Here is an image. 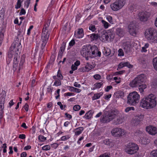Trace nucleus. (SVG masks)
I'll return each instance as SVG.
<instances>
[{
  "label": "nucleus",
  "mask_w": 157,
  "mask_h": 157,
  "mask_svg": "<svg viewBox=\"0 0 157 157\" xmlns=\"http://www.w3.org/2000/svg\"><path fill=\"white\" fill-rule=\"evenodd\" d=\"M21 46L18 40L14 41L10 47L8 52V57L11 59L14 56L13 60V70L15 71L17 68L20 58Z\"/></svg>",
  "instance_id": "obj_1"
},
{
  "label": "nucleus",
  "mask_w": 157,
  "mask_h": 157,
  "mask_svg": "<svg viewBox=\"0 0 157 157\" xmlns=\"http://www.w3.org/2000/svg\"><path fill=\"white\" fill-rule=\"evenodd\" d=\"M157 104V98L153 94L148 95L141 99L140 106L145 109H151L155 107Z\"/></svg>",
  "instance_id": "obj_2"
},
{
  "label": "nucleus",
  "mask_w": 157,
  "mask_h": 157,
  "mask_svg": "<svg viewBox=\"0 0 157 157\" xmlns=\"http://www.w3.org/2000/svg\"><path fill=\"white\" fill-rule=\"evenodd\" d=\"M51 21L48 20L46 24L44 25L42 33L41 34V49H43L46 45L48 39L49 33L48 30V28L50 25Z\"/></svg>",
  "instance_id": "obj_3"
},
{
  "label": "nucleus",
  "mask_w": 157,
  "mask_h": 157,
  "mask_svg": "<svg viewBox=\"0 0 157 157\" xmlns=\"http://www.w3.org/2000/svg\"><path fill=\"white\" fill-rule=\"evenodd\" d=\"M145 36L151 43H157V30L153 28H149L145 32Z\"/></svg>",
  "instance_id": "obj_4"
},
{
  "label": "nucleus",
  "mask_w": 157,
  "mask_h": 157,
  "mask_svg": "<svg viewBox=\"0 0 157 157\" xmlns=\"http://www.w3.org/2000/svg\"><path fill=\"white\" fill-rule=\"evenodd\" d=\"M116 110H111L107 113H104V115L100 119V121L102 123H107L113 120L118 113Z\"/></svg>",
  "instance_id": "obj_5"
},
{
  "label": "nucleus",
  "mask_w": 157,
  "mask_h": 157,
  "mask_svg": "<svg viewBox=\"0 0 157 157\" xmlns=\"http://www.w3.org/2000/svg\"><path fill=\"white\" fill-rule=\"evenodd\" d=\"M140 98V95L136 92H131L127 97V103L131 105H135L138 102Z\"/></svg>",
  "instance_id": "obj_6"
},
{
  "label": "nucleus",
  "mask_w": 157,
  "mask_h": 157,
  "mask_svg": "<svg viewBox=\"0 0 157 157\" xmlns=\"http://www.w3.org/2000/svg\"><path fill=\"white\" fill-rule=\"evenodd\" d=\"M146 77L144 74H141L138 75L129 83L130 86L132 87H136L142 84L145 82Z\"/></svg>",
  "instance_id": "obj_7"
},
{
  "label": "nucleus",
  "mask_w": 157,
  "mask_h": 157,
  "mask_svg": "<svg viewBox=\"0 0 157 157\" xmlns=\"http://www.w3.org/2000/svg\"><path fill=\"white\" fill-rule=\"evenodd\" d=\"M92 49L93 46L90 45H84L80 51L81 55L83 56H89L90 58H93L94 53H92Z\"/></svg>",
  "instance_id": "obj_8"
},
{
  "label": "nucleus",
  "mask_w": 157,
  "mask_h": 157,
  "mask_svg": "<svg viewBox=\"0 0 157 157\" xmlns=\"http://www.w3.org/2000/svg\"><path fill=\"white\" fill-rule=\"evenodd\" d=\"M125 3V0H116L110 5V7L113 11H117L121 9Z\"/></svg>",
  "instance_id": "obj_9"
},
{
  "label": "nucleus",
  "mask_w": 157,
  "mask_h": 157,
  "mask_svg": "<svg viewBox=\"0 0 157 157\" xmlns=\"http://www.w3.org/2000/svg\"><path fill=\"white\" fill-rule=\"evenodd\" d=\"M139 149L138 145L133 143H129L126 146L125 151L128 154L132 155L136 153Z\"/></svg>",
  "instance_id": "obj_10"
},
{
  "label": "nucleus",
  "mask_w": 157,
  "mask_h": 157,
  "mask_svg": "<svg viewBox=\"0 0 157 157\" xmlns=\"http://www.w3.org/2000/svg\"><path fill=\"white\" fill-rule=\"evenodd\" d=\"M111 133L114 137H121L125 135L126 133L125 130L121 128L116 127L112 129Z\"/></svg>",
  "instance_id": "obj_11"
},
{
  "label": "nucleus",
  "mask_w": 157,
  "mask_h": 157,
  "mask_svg": "<svg viewBox=\"0 0 157 157\" xmlns=\"http://www.w3.org/2000/svg\"><path fill=\"white\" fill-rule=\"evenodd\" d=\"M0 102V124L1 123L3 117V109L4 104L5 100V96L4 95H2L1 94Z\"/></svg>",
  "instance_id": "obj_12"
},
{
  "label": "nucleus",
  "mask_w": 157,
  "mask_h": 157,
  "mask_svg": "<svg viewBox=\"0 0 157 157\" xmlns=\"http://www.w3.org/2000/svg\"><path fill=\"white\" fill-rule=\"evenodd\" d=\"M138 16V18L141 21L145 22L147 21L149 17V14L147 12H139Z\"/></svg>",
  "instance_id": "obj_13"
},
{
  "label": "nucleus",
  "mask_w": 157,
  "mask_h": 157,
  "mask_svg": "<svg viewBox=\"0 0 157 157\" xmlns=\"http://www.w3.org/2000/svg\"><path fill=\"white\" fill-rule=\"evenodd\" d=\"M128 29L130 33L133 36L136 35V26L133 22H131L129 25Z\"/></svg>",
  "instance_id": "obj_14"
},
{
  "label": "nucleus",
  "mask_w": 157,
  "mask_h": 157,
  "mask_svg": "<svg viewBox=\"0 0 157 157\" xmlns=\"http://www.w3.org/2000/svg\"><path fill=\"white\" fill-rule=\"evenodd\" d=\"M146 130L149 134L151 135H155L157 134V128L149 126L147 127Z\"/></svg>",
  "instance_id": "obj_15"
},
{
  "label": "nucleus",
  "mask_w": 157,
  "mask_h": 157,
  "mask_svg": "<svg viewBox=\"0 0 157 157\" xmlns=\"http://www.w3.org/2000/svg\"><path fill=\"white\" fill-rule=\"evenodd\" d=\"M127 67L129 68H132V65L130 64L128 62H122L120 63L118 66V67L117 68V70H119V69H121L124 67Z\"/></svg>",
  "instance_id": "obj_16"
},
{
  "label": "nucleus",
  "mask_w": 157,
  "mask_h": 157,
  "mask_svg": "<svg viewBox=\"0 0 157 157\" xmlns=\"http://www.w3.org/2000/svg\"><path fill=\"white\" fill-rule=\"evenodd\" d=\"M124 121V117L121 115L118 117L116 119L113 121V123L115 125H118L122 124Z\"/></svg>",
  "instance_id": "obj_17"
},
{
  "label": "nucleus",
  "mask_w": 157,
  "mask_h": 157,
  "mask_svg": "<svg viewBox=\"0 0 157 157\" xmlns=\"http://www.w3.org/2000/svg\"><path fill=\"white\" fill-rule=\"evenodd\" d=\"M93 68V66L92 65L87 63L85 67L80 69V71L83 72H88Z\"/></svg>",
  "instance_id": "obj_18"
},
{
  "label": "nucleus",
  "mask_w": 157,
  "mask_h": 157,
  "mask_svg": "<svg viewBox=\"0 0 157 157\" xmlns=\"http://www.w3.org/2000/svg\"><path fill=\"white\" fill-rule=\"evenodd\" d=\"M103 142L105 144L112 147L114 146L115 141L112 139H105L103 140Z\"/></svg>",
  "instance_id": "obj_19"
},
{
  "label": "nucleus",
  "mask_w": 157,
  "mask_h": 157,
  "mask_svg": "<svg viewBox=\"0 0 157 157\" xmlns=\"http://www.w3.org/2000/svg\"><path fill=\"white\" fill-rule=\"evenodd\" d=\"M92 49H93L92 53L94 52V56L93 58L97 56H101V53L100 52L98 51V48L95 46H93Z\"/></svg>",
  "instance_id": "obj_20"
},
{
  "label": "nucleus",
  "mask_w": 157,
  "mask_h": 157,
  "mask_svg": "<svg viewBox=\"0 0 157 157\" xmlns=\"http://www.w3.org/2000/svg\"><path fill=\"white\" fill-rule=\"evenodd\" d=\"M116 33L119 36L122 37L125 34V31L123 29L118 28L116 29Z\"/></svg>",
  "instance_id": "obj_21"
},
{
  "label": "nucleus",
  "mask_w": 157,
  "mask_h": 157,
  "mask_svg": "<svg viewBox=\"0 0 157 157\" xmlns=\"http://www.w3.org/2000/svg\"><path fill=\"white\" fill-rule=\"evenodd\" d=\"M75 35L77 38H80L82 37L84 35L83 29L82 28L78 29L77 33H75Z\"/></svg>",
  "instance_id": "obj_22"
},
{
  "label": "nucleus",
  "mask_w": 157,
  "mask_h": 157,
  "mask_svg": "<svg viewBox=\"0 0 157 157\" xmlns=\"http://www.w3.org/2000/svg\"><path fill=\"white\" fill-rule=\"evenodd\" d=\"M84 128L82 127H80L78 128H76L74 130L75 135L78 136L80 135L84 130Z\"/></svg>",
  "instance_id": "obj_23"
},
{
  "label": "nucleus",
  "mask_w": 157,
  "mask_h": 157,
  "mask_svg": "<svg viewBox=\"0 0 157 157\" xmlns=\"http://www.w3.org/2000/svg\"><path fill=\"white\" fill-rule=\"evenodd\" d=\"M91 41L96 40L99 37L97 34L93 33L91 35H88Z\"/></svg>",
  "instance_id": "obj_24"
},
{
  "label": "nucleus",
  "mask_w": 157,
  "mask_h": 157,
  "mask_svg": "<svg viewBox=\"0 0 157 157\" xmlns=\"http://www.w3.org/2000/svg\"><path fill=\"white\" fill-rule=\"evenodd\" d=\"M68 90L71 92H75L77 93H80L81 90L80 89L71 86H68Z\"/></svg>",
  "instance_id": "obj_25"
},
{
  "label": "nucleus",
  "mask_w": 157,
  "mask_h": 157,
  "mask_svg": "<svg viewBox=\"0 0 157 157\" xmlns=\"http://www.w3.org/2000/svg\"><path fill=\"white\" fill-rule=\"evenodd\" d=\"M107 34L106 33L102 34L100 38V40L103 42L109 41L108 36L107 35Z\"/></svg>",
  "instance_id": "obj_26"
},
{
  "label": "nucleus",
  "mask_w": 157,
  "mask_h": 157,
  "mask_svg": "<svg viewBox=\"0 0 157 157\" xmlns=\"http://www.w3.org/2000/svg\"><path fill=\"white\" fill-rule=\"evenodd\" d=\"M65 45L64 43H62L59 52L58 56L61 57L65 48Z\"/></svg>",
  "instance_id": "obj_27"
},
{
  "label": "nucleus",
  "mask_w": 157,
  "mask_h": 157,
  "mask_svg": "<svg viewBox=\"0 0 157 157\" xmlns=\"http://www.w3.org/2000/svg\"><path fill=\"white\" fill-rule=\"evenodd\" d=\"M103 94L102 92H100L98 93H96L94 94V95L92 97L93 100H95L99 99L101 96Z\"/></svg>",
  "instance_id": "obj_28"
},
{
  "label": "nucleus",
  "mask_w": 157,
  "mask_h": 157,
  "mask_svg": "<svg viewBox=\"0 0 157 157\" xmlns=\"http://www.w3.org/2000/svg\"><path fill=\"white\" fill-rule=\"evenodd\" d=\"M106 33L107 34V35L108 36L107 37L109 40H111L114 39V34L111 31H109Z\"/></svg>",
  "instance_id": "obj_29"
},
{
  "label": "nucleus",
  "mask_w": 157,
  "mask_h": 157,
  "mask_svg": "<svg viewBox=\"0 0 157 157\" xmlns=\"http://www.w3.org/2000/svg\"><path fill=\"white\" fill-rule=\"evenodd\" d=\"M93 112L92 111H89L85 114L84 116L85 118L86 119L91 118L93 116Z\"/></svg>",
  "instance_id": "obj_30"
},
{
  "label": "nucleus",
  "mask_w": 157,
  "mask_h": 157,
  "mask_svg": "<svg viewBox=\"0 0 157 157\" xmlns=\"http://www.w3.org/2000/svg\"><path fill=\"white\" fill-rule=\"evenodd\" d=\"M149 44L148 43H145L144 46L141 48V52H146L147 51V49L148 48Z\"/></svg>",
  "instance_id": "obj_31"
},
{
  "label": "nucleus",
  "mask_w": 157,
  "mask_h": 157,
  "mask_svg": "<svg viewBox=\"0 0 157 157\" xmlns=\"http://www.w3.org/2000/svg\"><path fill=\"white\" fill-rule=\"evenodd\" d=\"M140 141L141 144H145L149 143L150 141V140L148 139H147L145 137H143L140 139Z\"/></svg>",
  "instance_id": "obj_32"
},
{
  "label": "nucleus",
  "mask_w": 157,
  "mask_h": 157,
  "mask_svg": "<svg viewBox=\"0 0 157 157\" xmlns=\"http://www.w3.org/2000/svg\"><path fill=\"white\" fill-rule=\"evenodd\" d=\"M139 89L141 93H143L144 90L147 88V86L145 84H140L139 86Z\"/></svg>",
  "instance_id": "obj_33"
},
{
  "label": "nucleus",
  "mask_w": 157,
  "mask_h": 157,
  "mask_svg": "<svg viewBox=\"0 0 157 157\" xmlns=\"http://www.w3.org/2000/svg\"><path fill=\"white\" fill-rule=\"evenodd\" d=\"M103 53L105 56H108L110 54V50L109 48H105L103 51Z\"/></svg>",
  "instance_id": "obj_34"
},
{
  "label": "nucleus",
  "mask_w": 157,
  "mask_h": 157,
  "mask_svg": "<svg viewBox=\"0 0 157 157\" xmlns=\"http://www.w3.org/2000/svg\"><path fill=\"white\" fill-rule=\"evenodd\" d=\"M101 22L104 28L105 29H107L109 26H110V24L103 20H101Z\"/></svg>",
  "instance_id": "obj_35"
},
{
  "label": "nucleus",
  "mask_w": 157,
  "mask_h": 157,
  "mask_svg": "<svg viewBox=\"0 0 157 157\" xmlns=\"http://www.w3.org/2000/svg\"><path fill=\"white\" fill-rule=\"evenodd\" d=\"M25 60L24 57L23 56L21 57L19 65V70H20L22 68V66L25 62Z\"/></svg>",
  "instance_id": "obj_36"
},
{
  "label": "nucleus",
  "mask_w": 157,
  "mask_h": 157,
  "mask_svg": "<svg viewBox=\"0 0 157 157\" xmlns=\"http://www.w3.org/2000/svg\"><path fill=\"white\" fill-rule=\"evenodd\" d=\"M152 62L153 66L154 69L157 71V57L153 59Z\"/></svg>",
  "instance_id": "obj_37"
},
{
  "label": "nucleus",
  "mask_w": 157,
  "mask_h": 157,
  "mask_svg": "<svg viewBox=\"0 0 157 157\" xmlns=\"http://www.w3.org/2000/svg\"><path fill=\"white\" fill-rule=\"evenodd\" d=\"M143 116L142 115H137L135 117V121H136V122H139L141 121H142L143 119ZM135 122H136V121Z\"/></svg>",
  "instance_id": "obj_38"
},
{
  "label": "nucleus",
  "mask_w": 157,
  "mask_h": 157,
  "mask_svg": "<svg viewBox=\"0 0 157 157\" xmlns=\"http://www.w3.org/2000/svg\"><path fill=\"white\" fill-rule=\"evenodd\" d=\"M24 0H18L15 6V8L17 9L21 7V4L23 2Z\"/></svg>",
  "instance_id": "obj_39"
},
{
  "label": "nucleus",
  "mask_w": 157,
  "mask_h": 157,
  "mask_svg": "<svg viewBox=\"0 0 157 157\" xmlns=\"http://www.w3.org/2000/svg\"><path fill=\"white\" fill-rule=\"evenodd\" d=\"M135 44L134 42L133 41H131L130 42H127V44L128 46L127 49H129L131 47H132L134 46Z\"/></svg>",
  "instance_id": "obj_40"
},
{
  "label": "nucleus",
  "mask_w": 157,
  "mask_h": 157,
  "mask_svg": "<svg viewBox=\"0 0 157 157\" xmlns=\"http://www.w3.org/2000/svg\"><path fill=\"white\" fill-rule=\"evenodd\" d=\"M117 96L119 98H122L124 97V92L122 91H119L116 93Z\"/></svg>",
  "instance_id": "obj_41"
},
{
  "label": "nucleus",
  "mask_w": 157,
  "mask_h": 157,
  "mask_svg": "<svg viewBox=\"0 0 157 157\" xmlns=\"http://www.w3.org/2000/svg\"><path fill=\"white\" fill-rule=\"evenodd\" d=\"M106 18L110 24H114L113 21L112 17L109 15H107Z\"/></svg>",
  "instance_id": "obj_42"
},
{
  "label": "nucleus",
  "mask_w": 157,
  "mask_h": 157,
  "mask_svg": "<svg viewBox=\"0 0 157 157\" xmlns=\"http://www.w3.org/2000/svg\"><path fill=\"white\" fill-rule=\"evenodd\" d=\"M150 157H157V150H153L150 153Z\"/></svg>",
  "instance_id": "obj_43"
},
{
  "label": "nucleus",
  "mask_w": 157,
  "mask_h": 157,
  "mask_svg": "<svg viewBox=\"0 0 157 157\" xmlns=\"http://www.w3.org/2000/svg\"><path fill=\"white\" fill-rule=\"evenodd\" d=\"M60 79H56V80H55V82L53 85V86H59L61 85V82Z\"/></svg>",
  "instance_id": "obj_44"
},
{
  "label": "nucleus",
  "mask_w": 157,
  "mask_h": 157,
  "mask_svg": "<svg viewBox=\"0 0 157 157\" xmlns=\"http://www.w3.org/2000/svg\"><path fill=\"white\" fill-rule=\"evenodd\" d=\"M70 137V136L68 135L66 136H62L60 138V139L62 141H66L68 140Z\"/></svg>",
  "instance_id": "obj_45"
},
{
  "label": "nucleus",
  "mask_w": 157,
  "mask_h": 157,
  "mask_svg": "<svg viewBox=\"0 0 157 157\" xmlns=\"http://www.w3.org/2000/svg\"><path fill=\"white\" fill-rule=\"evenodd\" d=\"M38 139L41 142H44L46 140V138L43 135H40L38 136Z\"/></svg>",
  "instance_id": "obj_46"
},
{
  "label": "nucleus",
  "mask_w": 157,
  "mask_h": 157,
  "mask_svg": "<svg viewBox=\"0 0 157 157\" xmlns=\"http://www.w3.org/2000/svg\"><path fill=\"white\" fill-rule=\"evenodd\" d=\"M51 148L50 146L49 145H45L42 147L43 150L47 151L49 150Z\"/></svg>",
  "instance_id": "obj_47"
},
{
  "label": "nucleus",
  "mask_w": 157,
  "mask_h": 157,
  "mask_svg": "<svg viewBox=\"0 0 157 157\" xmlns=\"http://www.w3.org/2000/svg\"><path fill=\"white\" fill-rule=\"evenodd\" d=\"M134 110L135 108L133 107H128L125 109V111L126 113H128L130 112L132 110Z\"/></svg>",
  "instance_id": "obj_48"
},
{
  "label": "nucleus",
  "mask_w": 157,
  "mask_h": 157,
  "mask_svg": "<svg viewBox=\"0 0 157 157\" xmlns=\"http://www.w3.org/2000/svg\"><path fill=\"white\" fill-rule=\"evenodd\" d=\"M89 29L91 31L93 32H94L96 29L95 26L93 25H90Z\"/></svg>",
  "instance_id": "obj_49"
},
{
  "label": "nucleus",
  "mask_w": 157,
  "mask_h": 157,
  "mask_svg": "<svg viewBox=\"0 0 157 157\" xmlns=\"http://www.w3.org/2000/svg\"><path fill=\"white\" fill-rule=\"evenodd\" d=\"M30 0H26L24 3V6L26 8H28L30 3Z\"/></svg>",
  "instance_id": "obj_50"
},
{
  "label": "nucleus",
  "mask_w": 157,
  "mask_h": 157,
  "mask_svg": "<svg viewBox=\"0 0 157 157\" xmlns=\"http://www.w3.org/2000/svg\"><path fill=\"white\" fill-rule=\"evenodd\" d=\"M6 144H4L2 147H0V150L1 151L2 148H3V152L5 153L6 152Z\"/></svg>",
  "instance_id": "obj_51"
},
{
  "label": "nucleus",
  "mask_w": 157,
  "mask_h": 157,
  "mask_svg": "<svg viewBox=\"0 0 157 157\" xmlns=\"http://www.w3.org/2000/svg\"><path fill=\"white\" fill-rule=\"evenodd\" d=\"M103 83L101 82L95 83L94 84V86L96 89H99L101 87Z\"/></svg>",
  "instance_id": "obj_52"
},
{
  "label": "nucleus",
  "mask_w": 157,
  "mask_h": 157,
  "mask_svg": "<svg viewBox=\"0 0 157 157\" xmlns=\"http://www.w3.org/2000/svg\"><path fill=\"white\" fill-rule=\"evenodd\" d=\"M113 80L115 81L116 82L117 84L120 83L121 82V78L120 77H115L113 78Z\"/></svg>",
  "instance_id": "obj_53"
},
{
  "label": "nucleus",
  "mask_w": 157,
  "mask_h": 157,
  "mask_svg": "<svg viewBox=\"0 0 157 157\" xmlns=\"http://www.w3.org/2000/svg\"><path fill=\"white\" fill-rule=\"evenodd\" d=\"M80 106L79 105H75L73 108V109L75 111H78L80 109Z\"/></svg>",
  "instance_id": "obj_54"
},
{
  "label": "nucleus",
  "mask_w": 157,
  "mask_h": 157,
  "mask_svg": "<svg viewBox=\"0 0 157 157\" xmlns=\"http://www.w3.org/2000/svg\"><path fill=\"white\" fill-rule=\"evenodd\" d=\"M118 55L119 56H123L124 55V53L122 49H120L118 50Z\"/></svg>",
  "instance_id": "obj_55"
},
{
  "label": "nucleus",
  "mask_w": 157,
  "mask_h": 157,
  "mask_svg": "<svg viewBox=\"0 0 157 157\" xmlns=\"http://www.w3.org/2000/svg\"><path fill=\"white\" fill-rule=\"evenodd\" d=\"M57 76L59 78V79L60 80L63 79V76L59 71H58Z\"/></svg>",
  "instance_id": "obj_56"
},
{
  "label": "nucleus",
  "mask_w": 157,
  "mask_h": 157,
  "mask_svg": "<svg viewBox=\"0 0 157 157\" xmlns=\"http://www.w3.org/2000/svg\"><path fill=\"white\" fill-rule=\"evenodd\" d=\"M57 104L59 106L61 109L62 110L65 107V105L64 106L62 104V103L61 102H58L57 103Z\"/></svg>",
  "instance_id": "obj_57"
},
{
  "label": "nucleus",
  "mask_w": 157,
  "mask_h": 157,
  "mask_svg": "<svg viewBox=\"0 0 157 157\" xmlns=\"http://www.w3.org/2000/svg\"><path fill=\"white\" fill-rule=\"evenodd\" d=\"M99 157H110V155L109 153H105L101 155Z\"/></svg>",
  "instance_id": "obj_58"
},
{
  "label": "nucleus",
  "mask_w": 157,
  "mask_h": 157,
  "mask_svg": "<svg viewBox=\"0 0 157 157\" xmlns=\"http://www.w3.org/2000/svg\"><path fill=\"white\" fill-rule=\"evenodd\" d=\"M94 78L96 80L100 79L101 78V76L98 74L95 75L94 76Z\"/></svg>",
  "instance_id": "obj_59"
},
{
  "label": "nucleus",
  "mask_w": 157,
  "mask_h": 157,
  "mask_svg": "<svg viewBox=\"0 0 157 157\" xmlns=\"http://www.w3.org/2000/svg\"><path fill=\"white\" fill-rule=\"evenodd\" d=\"M64 96H71L72 95H74V94L72 93L67 92L64 94Z\"/></svg>",
  "instance_id": "obj_60"
},
{
  "label": "nucleus",
  "mask_w": 157,
  "mask_h": 157,
  "mask_svg": "<svg viewBox=\"0 0 157 157\" xmlns=\"http://www.w3.org/2000/svg\"><path fill=\"white\" fill-rule=\"evenodd\" d=\"M26 13L25 10L24 9H22L21 10V11L19 13L20 15H25Z\"/></svg>",
  "instance_id": "obj_61"
},
{
  "label": "nucleus",
  "mask_w": 157,
  "mask_h": 157,
  "mask_svg": "<svg viewBox=\"0 0 157 157\" xmlns=\"http://www.w3.org/2000/svg\"><path fill=\"white\" fill-rule=\"evenodd\" d=\"M59 146V144L56 143H54L51 144V147L52 148L56 149Z\"/></svg>",
  "instance_id": "obj_62"
},
{
  "label": "nucleus",
  "mask_w": 157,
  "mask_h": 157,
  "mask_svg": "<svg viewBox=\"0 0 157 157\" xmlns=\"http://www.w3.org/2000/svg\"><path fill=\"white\" fill-rule=\"evenodd\" d=\"M112 88V86H108L106 87V88L105 89V90L106 92H108L110 89Z\"/></svg>",
  "instance_id": "obj_63"
},
{
  "label": "nucleus",
  "mask_w": 157,
  "mask_h": 157,
  "mask_svg": "<svg viewBox=\"0 0 157 157\" xmlns=\"http://www.w3.org/2000/svg\"><path fill=\"white\" fill-rule=\"evenodd\" d=\"M74 86L76 87L80 88L81 86V85L78 82H75L74 84Z\"/></svg>",
  "instance_id": "obj_64"
}]
</instances>
